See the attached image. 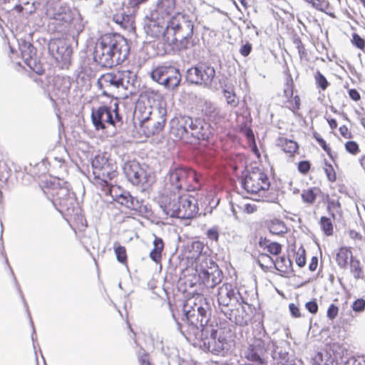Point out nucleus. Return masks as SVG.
Segmentation results:
<instances>
[{"label":"nucleus","instance_id":"nucleus-5","mask_svg":"<svg viewBox=\"0 0 365 365\" xmlns=\"http://www.w3.org/2000/svg\"><path fill=\"white\" fill-rule=\"evenodd\" d=\"M202 242H192L187 246L186 257L195 259V269L202 282L213 287L221 282V271L215 262L205 255H202Z\"/></svg>","mask_w":365,"mask_h":365},{"label":"nucleus","instance_id":"nucleus-47","mask_svg":"<svg viewBox=\"0 0 365 365\" xmlns=\"http://www.w3.org/2000/svg\"><path fill=\"white\" fill-rule=\"evenodd\" d=\"M296 264L299 267H303L306 264V251L304 248H299L296 253Z\"/></svg>","mask_w":365,"mask_h":365},{"label":"nucleus","instance_id":"nucleus-17","mask_svg":"<svg viewBox=\"0 0 365 365\" xmlns=\"http://www.w3.org/2000/svg\"><path fill=\"white\" fill-rule=\"evenodd\" d=\"M187 121L189 122L187 123L189 140L191 138L197 140L209 138L212 132L211 125L209 123L199 118H192L189 115Z\"/></svg>","mask_w":365,"mask_h":365},{"label":"nucleus","instance_id":"nucleus-58","mask_svg":"<svg viewBox=\"0 0 365 365\" xmlns=\"http://www.w3.org/2000/svg\"><path fill=\"white\" fill-rule=\"evenodd\" d=\"M289 309L291 314L293 317L299 318L302 317V314H301L299 307L294 303L289 304Z\"/></svg>","mask_w":365,"mask_h":365},{"label":"nucleus","instance_id":"nucleus-4","mask_svg":"<svg viewBox=\"0 0 365 365\" xmlns=\"http://www.w3.org/2000/svg\"><path fill=\"white\" fill-rule=\"evenodd\" d=\"M193 29L194 24L188 16L176 13L167 22L168 35L163 36L164 44L170 46L172 49H187L192 47L194 45Z\"/></svg>","mask_w":365,"mask_h":365},{"label":"nucleus","instance_id":"nucleus-56","mask_svg":"<svg viewBox=\"0 0 365 365\" xmlns=\"http://www.w3.org/2000/svg\"><path fill=\"white\" fill-rule=\"evenodd\" d=\"M252 44L249 42H247L246 43L243 44L241 46V48L240 49V53L242 56L246 57L250 55V53L252 51Z\"/></svg>","mask_w":365,"mask_h":365},{"label":"nucleus","instance_id":"nucleus-54","mask_svg":"<svg viewBox=\"0 0 365 365\" xmlns=\"http://www.w3.org/2000/svg\"><path fill=\"white\" fill-rule=\"evenodd\" d=\"M306 309L312 314H316L319 310V306L315 299L305 304Z\"/></svg>","mask_w":365,"mask_h":365},{"label":"nucleus","instance_id":"nucleus-40","mask_svg":"<svg viewBox=\"0 0 365 365\" xmlns=\"http://www.w3.org/2000/svg\"><path fill=\"white\" fill-rule=\"evenodd\" d=\"M319 192V189L316 187L304 190L302 193V200L306 203H313Z\"/></svg>","mask_w":365,"mask_h":365},{"label":"nucleus","instance_id":"nucleus-48","mask_svg":"<svg viewBox=\"0 0 365 365\" xmlns=\"http://www.w3.org/2000/svg\"><path fill=\"white\" fill-rule=\"evenodd\" d=\"M26 64L36 73L41 75L43 69L39 62L36 61V58L29 60Z\"/></svg>","mask_w":365,"mask_h":365},{"label":"nucleus","instance_id":"nucleus-16","mask_svg":"<svg viewBox=\"0 0 365 365\" xmlns=\"http://www.w3.org/2000/svg\"><path fill=\"white\" fill-rule=\"evenodd\" d=\"M49 53L55 60L62 63V66H68L71 63L72 49L63 40L52 39L48 42Z\"/></svg>","mask_w":365,"mask_h":365},{"label":"nucleus","instance_id":"nucleus-26","mask_svg":"<svg viewBox=\"0 0 365 365\" xmlns=\"http://www.w3.org/2000/svg\"><path fill=\"white\" fill-rule=\"evenodd\" d=\"M68 221H71L72 226L75 232L84 231L88 225L87 221L83 215L81 214V209L80 207L76 208L75 215H70L67 219Z\"/></svg>","mask_w":365,"mask_h":365},{"label":"nucleus","instance_id":"nucleus-20","mask_svg":"<svg viewBox=\"0 0 365 365\" xmlns=\"http://www.w3.org/2000/svg\"><path fill=\"white\" fill-rule=\"evenodd\" d=\"M188 115H179L175 116L170 122V133L176 139H185L188 140L187 124Z\"/></svg>","mask_w":365,"mask_h":365},{"label":"nucleus","instance_id":"nucleus-39","mask_svg":"<svg viewBox=\"0 0 365 365\" xmlns=\"http://www.w3.org/2000/svg\"><path fill=\"white\" fill-rule=\"evenodd\" d=\"M268 229L272 234L276 235H280L287 232V227L284 223L279 220L271 221L268 225Z\"/></svg>","mask_w":365,"mask_h":365},{"label":"nucleus","instance_id":"nucleus-43","mask_svg":"<svg viewBox=\"0 0 365 365\" xmlns=\"http://www.w3.org/2000/svg\"><path fill=\"white\" fill-rule=\"evenodd\" d=\"M115 254L118 261L123 264H127L128 257L127 252L125 247L122 245H118L115 247Z\"/></svg>","mask_w":365,"mask_h":365},{"label":"nucleus","instance_id":"nucleus-44","mask_svg":"<svg viewBox=\"0 0 365 365\" xmlns=\"http://www.w3.org/2000/svg\"><path fill=\"white\" fill-rule=\"evenodd\" d=\"M293 43L297 49L299 56L301 59L307 57V52L304 45L302 43L301 38L299 36H294L293 38Z\"/></svg>","mask_w":365,"mask_h":365},{"label":"nucleus","instance_id":"nucleus-3","mask_svg":"<svg viewBox=\"0 0 365 365\" xmlns=\"http://www.w3.org/2000/svg\"><path fill=\"white\" fill-rule=\"evenodd\" d=\"M45 14L57 32L73 31L79 34L84 29L85 21L79 10L62 0H47Z\"/></svg>","mask_w":365,"mask_h":365},{"label":"nucleus","instance_id":"nucleus-19","mask_svg":"<svg viewBox=\"0 0 365 365\" xmlns=\"http://www.w3.org/2000/svg\"><path fill=\"white\" fill-rule=\"evenodd\" d=\"M163 212L170 217L190 220L198 215V207H161Z\"/></svg>","mask_w":365,"mask_h":365},{"label":"nucleus","instance_id":"nucleus-33","mask_svg":"<svg viewBox=\"0 0 365 365\" xmlns=\"http://www.w3.org/2000/svg\"><path fill=\"white\" fill-rule=\"evenodd\" d=\"M19 49L25 63L36 58V48L31 43L26 41H21L19 43Z\"/></svg>","mask_w":365,"mask_h":365},{"label":"nucleus","instance_id":"nucleus-60","mask_svg":"<svg viewBox=\"0 0 365 365\" xmlns=\"http://www.w3.org/2000/svg\"><path fill=\"white\" fill-rule=\"evenodd\" d=\"M207 236L211 240L217 241L219 238L217 230L215 228L209 229L207 232Z\"/></svg>","mask_w":365,"mask_h":365},{"label":"nucleus","instance_id":"nucleus-42","mask_svg":"<svg viewBox=\"0 0 365 365\" xmlns=\"http://www.w3.org/2000/svg\"><path fill=\"white\" fill-rule=\"evenodd\" d=\"M178 198L179 205H198L197 199L190 194L179 195Z\"/></svg>","mask_w":365,"mask_h":365},{"label":"nucleus","instance_id":"nucleus-35","mask_svg":"<svg viewBox=\"0 0 365 365\" xmlns=\"http://www.w3.org/2000/svg\"><path fill=\"white\" fill-rule=\"evenodd\" d=\"M277 145L280 147L284 152L290 154L297 152L299 148L297 142L284 137H280L277 139Z\"/></svg>","mask_w":365,"mask_h":365},{"label":"nucleus","instance_id":"nucleus-41","mask_svg":"<svg viewBox=\"0 0 365 365\" xmlns=\"http://www.w3.org/2000/svg\"><path fill=\"white\" fill-rule=\"evenodd\" d=\"M321 229L326 236H331L334 233V226L330 218L322 217L319 221Z\"/></svg>","mask_w":365,"mask_h":365},{"label":"nucleus","instance_id":"nucleus-24","mask_svg":"<svg viewBox=\"0 0 365 365\" xmlns=\"http://www.w3.org/2000/svg\"><path fill=\"white\" fill-rule=\"evenodd\" d=\"M351 258H354V257L353 256L351 247H341L336 252V263L341 269H346L349 264V260H351Z\"/></svg>","mask_w":365,"mask_h":365},{"label":"nucleus","instance_id":"nucleus-55","mask_svg":"<svg viewBox=\"0 0 365 365\" xmlns=\"http://www.w3.org/2000/svg\"><path fill=\"white\" fill-rule=\"evenodd\" d=\"M314 138L319 143V144L321 145V147L323 148L324 151L327 152V153L329 155H331V148L327 144L326 141L320 137L318 134H314Z\"/></svg>","mask_w":365,"mask_h":365},{"label":"nucleus","instance_id":"nucleus-9","mask_svg":"<svg viewBox=\"0 0 365 365\" xmlns=\"http://www.w3.org/2000/svg\"><path fill=\"white\" fill-rule=\"evenodd\" d=\"M91 120L96 130H104L106 124L113 127L120 126L123 124V117L118 111V104L114 103V108L102 106L93 109L91 113Z\"/></svg>","mask_w":365,"mask_h":365},{"label":"nucleus","instance_id":"nucleus-37","mask_svg":"<svg viewBox=\"0 0 365 365\" xmlns=\"http://www.w3.org/2000/svg\"><path fill=\"white\" fill-rule=\"evenodd\" d=\"M274 260L269 255L260 253L257 257V263L262 269L265 272H272Z\"/></svg>","mask_w":365,"mask_h":365},{"label":"nucleus","instance_id":"nucleus-14","mask_svg":"<svg viewBox=\"0 0 365 365\" xmlns=\"http://www.w3.org/2000/svg\"><path fill=\"white\" fill-rule=\"evenodd\" d=\"M166 24L164 19L147 11L143 19V27L147 36L153 39L162 37L163 39V36L168 35Z\"/></svg>","mask_w":365,"mask_h":365},{"label":"nucleus","instance_id":"nucleus-50","mask_svg":"<svg viewBox=\"0 0 365 365\" xmlns=\"http://www.w3.org/2000/svg\"><path fill=\"white\" fill-rule=\"evenodd\" d=\"M351 309L355 312H363L365 310V299L359 298L354 300L351 304Z\"/></svg>","mask_w":365,"mask_h":365},{"label":"nucleus","instance_id":"nucleus-22","mask_svg":"<svg viewBox=\"0 0 365 365\" xmlns=\"http://www.w3.org/2000/svg\"><path fill=\"white\" fill-rule=\"evenodd\" d=\"M176 7V0H158L155 8L148 11L165 20L173 14Z\"/></svg>","mask_w":365,"mask_h":365},{"label":"nucleus","instance_id":"nucleus-23","mask_svg":"<svg viewBox=\"0 0 365 365\" xmlns=\"http://www.w3.org/2000/svg\"><path fill=\"white\" fill-rule=\"evenodd\" d=\"M154 112L155 110H153L150 106H146L143 102H138L134 110V120L138 121L143 128Z\"/></svg>","mask_w":365,"mask_h":365},{"label":"nucleus","instance_id":"nucleus-29","mask_svg":"<svg viewBox=\"0 0 365 365\" xmlns=\"http://www.w3.org/2000/svg\"><path fill=\"white\" fill-rule=\"evenodd\" d=\"M113 21L125 30L133 29V17L131 15L126 14L125 11H119L113 14Z\"/></svg>","mask_w":365,"mask_h":365},{"label":"nucleus","instance_id":"nucleus-51","mask_svg":"<svg viewBox=\"0 0 365 365\" xmlns=\"http://www.w3.org/2000/svg\"><path fill=\"white\" fill-rule=\"evenodd\" d=\"M339 308L334 304H331L327 311V317L329 320L336 319L339 314Z\"/></svg>","mask_w":365,"mask_h":365},{"label":"nucleus","instance_id":"nucleus-61","mask_svg":"<svg viewBox=\"0 0 365 365\" xmlns=\"http://www.w3.org/2000/svg\"><path fill=\"white\" fill-rule=\"evenodd\" d=\"M249 318V315L247 314H245V315L236 317L235 321L237 324L242 326L246 325L247 324Z\"/></svg>","mask_w":365,"mask_h":365},{"label":"nucleus","instance_id":"nucleus-30","mask_svg":"<svg viewBox=\"0 0 365 365\" xmlns=\"http://www.w3.org/2000/svg\"><path fill=\"white\" fill-rule=\"evenodd\" d=\"M259 246L266 250L269 254L278 255L282 252V246L277 242H272L267 237H261L259 240Z\"/></svg>","mask_w":365,"mask_h":365},{"label":"nucleus","instance_id":"nucleus-34","mask_svg":"<svg viewBox=\"0 0 365 365\" xmlns=\"http://www.w3.org/2000/svg\"><path fill=\"white\" fill-rule=\"evenodd\" d=\"M222 92L227 103L232 108H236L239 104V99L235 94L234 87L232 85L225 84Z\"/></svg>","mask_w":365,"mask_h":365},{"label":"nucleus","instance_id":"nucleus-32","mask_svg":"<svg viewBox=\"0 0 365 365\" xmlns=\"http://www.w3.org/2000/svg\"><path fill=\"white\" fill-rule=\"evenodd\" d=\"M40 4L39 0H30V1L21 0L20 4L14 6V9L18 12L24 11L26 14H31L35 12Z\"/></svg>","mask_w":365,"mask_h":365},{"label":"nucleus","instance_id":"nucleus-8","mask_svg":"<svg viewBox=\"0 0 365 365\" xmlns=\"http://www.w3.org/2000/svg\"><path fill=\"white\" fill-rule=\"evenodd\" d=\"M91 166L94 178L102 185H109L110 181L117 176V165L108 153L96 155Z\"/></svg>","mask_w":365,"mask_h":365},{"label":"nucleus","instance_id":"nucleus-57","mask_svg":"<svg viewBox=\"0 0 365 365\" xmlns=\"http://www.w3.org/2000/svg\"><path fill=\"white\" fill-rule=\"evenodd\" d=\"M310 163L307 160L300 161L298 164V170L300 173L305 174L310 169Z\"/></svg>","mask_w":365,"mask_h":365},{"label":"nucleus","instance_id":"nucleus-62","mask_svg":"<svg viewBox=\"0 0 365 365\" xmlns=\"http://www.w3.org/2000/svg\"><path fill=\"white\" fill-rule=\"evenodd\" d=\"M349 96L354 101H358L361 98L359 93L354 88H351L349 91Z\"/></svg>","mask_w":365,"mask_h":365},{"label":"nucleus","instance_id":"nucleus-13","mask_svg":"<svg viewBox=\"0 0 365 365\" xmlns=\"http://www.w3.org/2000/svg\"><path fill=\"white\" fill-rule=\"evenodd\" d=\"M241 182L243 188L250 193L267 190L270 186L267 175L259 168H253L249 170Z\"/></svg>","mask_w":365,"mask_h":365},{"label":"nucleus","instance_id":"nucleus-10","mask_svg":"<svg viewBox=\"0 0 365 365\" xmlns=\"http://www.w3.org/2000/svg\"><path fill=\"white\" fill-rule=\"evenodd\" d=\"M215 74L213 66L206 63H198L187 70L185 79L190 84L212 88Z\"/></svg>","mask_w":365,"mask_h":365},{"label":"nucleus","instance_id":"nucleus-6","mask_svg":"<svg viewBox=\"0 0 365 365\" xmlns=\"http://www.w3.org/2000/svg\"><path fill=\"white\" fill-rule=\"evenodd\" d=\"M136 75L130 71H114L101 75L97 81V86L104 96L110 97L120 89H135Z\"/></svg>","mask_w":365,"mask_h":365},{"label":"nucleus","instance_id":"nucleus-21","mask_svg":"<svg viewBox=\"0 0 365 365\" xmlns=\"http://www.w3.org/2000/svg\"><path fill=\"white\" fill-rule=\"evenodd\" d=\"M202 112L207 120L215 124H217L225 120L226 114L220 108L210 101H205Z\"/></svg>","mask_w":365,"mask_h":365},{"label":"nucleus","instance_id":"nucleus-46","mask_svg":"<svg viewBox=\"0 0 365 365\" xmlns=\"http://www.w3.org/2000/svg\"><path fill=\"white\" fill-rule=\"evenodd\" d=\"M314 78L316 84L319 88L323 91L327 88L329 83L325 76L320 71H317Z\"/></svg>","mask_w":365,"mask_h":365},{"label":"nucleus","instance_id":"nucleus-2","mask_svg":"<svg viewBox=\"0 0 365 365\" xmlns=\"http://www.w3.org/2000/svg\"><path fill=\"white\" fill-rule=\"evenodd\" d=\"M129 53L126 38L118 34L108 33L98 39L93 59L101 67L112 68L124 62Z\"/></svg>","mask_w":365,"mask_h":365},{"label":"nucleus","instance_id":"nucleus-28","mask_svg":"<svg viewBox=\"0 0 365 365\" xmlns=\"http://www.w3.org/2000/svg\"><path fill=\"white\" fill-rule=\"evenodd\" d=\"M125 211V217L139 220L140 218L148 219L151 216V210L148 207H127Z\"/></svg>","mask_w":365,"mask_h":365},{"label":"nucleus","instance_id":"nucleus-11","mask_svg":"<svg viewBox=\"0 0 365 365\" xmlns=\"http://www.w3.org/2000/svg\"><path fill=\"white\" fill-rule=\"evenodd\" d=\"M150 77L153 81L169 90L178 88L181 81V74L179 69L173 66L156 67L150 73Z\"/></svg>","mask_w":365,"mask_h":365},{"label":"nucleus","instance_id":"nucleus-52","mask_svg":"<svg viewBox=\"0 0 365 365\" xmlns=\"http://www.w3.org/2000/svg\"><path fill=\"white\" fill-rule=\"evenodd\" d=\"M351 43L356 48L364 49L365 47V41L359 34L354 33L352 34Z\"/></svg>","mask_w":365,"mask_h":365},{"label":"nucleus","instance_id":"nucleus-49","mask_svg":"<svg viewBox=\"0 0 365 365\" xmlns=\"http://www.w3.org/2000/svg\"><path fill=\"white\" fill-rule=\"evenodd\" d=\"M217 300L220 305L225 307L228 306L231 300L230 293L228 292H225L224 294L223 290L221 289L218 293Z\"/></svg>","mask_w":365,"mask_h":365},{"label":"nucleus","instance_id":"nucleus-1","mask_svg":"<svg viewBox=\"0 0 365 365\" xmlns=\"http://www.w3.org/2000/svg\"><path fill=\"white\" fill-rule=\"evenodd\" d=\"M187 321L197 329H200L202 339V347L205 350L215 354H219L227 349L232 341L233 333L227 327H221L217 329L209 324L210 312L206 299L201 294H196L188 298L183 306Z\"/></svg>","mask_w":365,"mask_h":365},{"label":"nucleus","instance_id":"nucleus-31","mask_svg":"<svg viewBox=\"0 0 365 365\" xmlns=\"http://www.w3.org/2000/svg\"><path fill=\"white\" fill-rule=\"evenodd\" d=\"M245 358L249 361L247 365H267L266 361L260 356L254 346H250L245 351Z\"/></svg>","mask_w":365,"mask_h":365},{"label":"nucleus","instance_id":"nucleus-59","mask_svg":"<svg viewBox=\"0 0 365 365\" xmlns=\"http://www.w3.org/2000/svg\"><path fill=\"white\" fill-rule=\"evenodd\" d=\"M138 361L140 365H152L149 354L147 352H144L138 356Z\"/></svg>","mask_w":365,"mask_h":365},{"label":"nucleus","instance_id":"nucleus-12","mask_svg":"<svg viewBox=\"0 0 365 365\" xmlns=\"http://www.w3.org/2000/svg\"><path fill=\"white\" fill-rule=\"evenodd\" d=\"M65 182L59 178L46 180L42 186L43 194L49 200L52 205H68L63 202L68 191L64 187Z\"/></svg>","mask_w":365,"mask_h":365},{"label":"nucleus","instance_id":"nucleus-25","mask_svg":"<svg viewBox=\"0 0 365 365\" xmlns=\"http://www.w3.org/2000/svg\"><path fill=\"white\" fill-rule=\"evenodd\" d=\"M153 235L154 237L153 242V248L150 252L149 257L155 263H160L162 260V253L165 248V243L162 238L155 234Z\"/></svg>","mask_w":365,"mask_h":365},{"label":"nucleus","instance_id":"nucleus-38","mask_svg":"<svg viewBox=\"0 0 365 365\" xmlns=\"http://www.w3.org/2000/svg\"><path fill=\"white\" fill-rule=\"evenodd\" d=\"M117 202L121 205H125L128 202H130L133 205L135 203L142 205L144 203V200L138 196L133 197L128 192H123L118 196Z\"/></svg>","mask_w":365,"mask_h":365},{"label":"nucleus","instance_id":"nucleus-64","mask_svg":"<svg viewBox=\"0 0 365 365\" xmlns=\"http://www.w3.org/2000/svg\"><path fill=\"white\" fill-rule=\"evenodd\" d=\"M317 266H318V258H317V257H316V256L312 257L311 260H310V262L309 264V269L311 272H314V271H315L317 269Z\"/></svg>","mask_w":365,"mask_h":365},{"label":"nucleus","instance_id":"nucleus-53","mask_svg":"<svg viewBox=\"0 0 365 365\" xmlns=\"http://www.w3.org/2000/svg\"><path fill=\"white\" fill-rule=\"evenodd\" d=\"M346 150L352 154L356 155L359 151V145L355 141H348L345 143Z\"/></svg>","mask_w":365,"mask_h":365},{"label":"nucleus","instance_id":"nucleus-18","mask_svg":"<svg viewBox=\"0 0 365 365\" xmlns=\"http://www.w3.org/2000/svg\"><path fill=\"white\" fill-rule=\"evenodd\" d=\"M167 111L165 108H158L155 110L150 120L142 128L148 135L158 134L165 127Z\"/></svg>","mask_w":365,"mask_h":365},{"label":"nucleus","instance_id":"nucleus-7","mask_svg":"<svg viewBox=\"0 0 365 365\" xmlns=\"http://www.w3.org/2000/svg\"><path fill=\"white\" fill-rule=\"evenodd\" d=\"M202 178L200 175L192 169L178 167L170 169L165 180L167 186L172 191H190L200 188Z\"/></svg>","mask_w":365,"mask_h":365},{"label":"nucleus","instance_id":"nucleus-27","mask_svg":"<svg viewBox=\"0 0 365 365\" xmlns=\"http://www.w3.org/2000/svg\"><path fill=\"white\" fill-rule=\"evenodd\" d=\"M273 268L279 272V275L284 277L292 272V263L289 258L282 256L274 260Z\"/></svg>","mask_w":365,"mask_h":365},{"label":"nucleus","instance_id":"nucleus-36","mask_svg":"<svg viewBox=\"0 0 365 365\" xmlns=\"http://www.w3.org/2000/svg\"><path fill=\"white\" fill-rule=\"evenodd\" d=\"M349 270L354 279H359L364 277L363 266L361 261L356 258H351L349 262Z\"/></svg>","mask_w":365,"mask_h":365},{"label":"nucleus","instance_id":"nucleus-45","mask_svg":"<svg viewBox=\"0 0 365 365\" xmlns=\"http://www.w3.org/2000/svg\"><path fill=\"white\" fill-rule=\"evenodd\" d=\"M284 95L287 98L293 96V80L290 74L287 75L284 88Z\"/></svg>","mask_w":365,"mask_h":365},{"label":"nucleus","instance_id":"nucleus-63","mask_svg":"<svg viewBox=\"0 0 365 365\" xmlns=\"http://www.w3.org/2000/svg\"><path fill=\"white\" fill-rule=\"evenodd\" d=\"M339 130L340 132V134L344 138H351V134L349 131V129L346 125H342V126L339 127Z\"/></svg>","mask_w":365,"mask_h":365},{"label":"nucleus","instance_id":"nucleus-15","mask_svg":"<svg viewBox=\"0 0 365 365\" xmlns=\"http://www.w3.org/2000/svg\"><path fill=\"white\" fill-rule=\"evenodd\" d=\"M123 172L128 181L133 185L142 187L143 192L149 187L147 173L138 162L133 160L125 163Z\"/></svg>","mask_w":365,"mask_h":365}]
</instances>
